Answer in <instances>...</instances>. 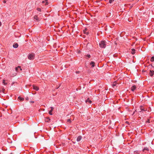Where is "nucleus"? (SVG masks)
<instances>
[{
  "label": "nucleus",
  "instance_id": "f257e3e1",
  "mask_svg": "<svg viewBox=\"0 0 154 154\" xmlns=\"http://www.w3.org/2000/svg\"><path fill=\"white\" fill-rule=\"evenodd\" d=\"M106 42L105 41H103L99 43L100 47L101 48H105L106 47Z\"/></svg>",
  "mask_w": 154,
  "mask_h": 154
},
{
  "label": "nucleus",
  "instance_id": "f03ea898",
  "mask_svg": "<svg viewBox=\"0 0 154 154\" xmlns=\"http://www.w3.org/2000/svg\"><path fill=\"white\" fill-rule=\"evenodd\" d=\"M35 57V54L33 53L29 54L28 55V58L29 60H32L34 59Z\"/></svg>",
  "mask_w": 154,
  "mask_h": 154
},
{
  "label": "nucleus",
  "instance_id": "7ed1b4c3",
  "mask_svg": "<svg viewBox=\"0 0 154 154\" xmlns=\"http://www.w3.org/2000/svg\"><path fill=\"white\" fill-rule=\"evenodd\" d=\"M22 69L20 66H18L15 68V70L17 72H19L20 71L22 70Z\"/></svg>",
  "mask_w": 154,
  "mask_h": 154
},
{
  "label": "nucleus",
  "instance_id": "20e7f679",
  "mask_svg": "<svg viewBox=\"0 0 154 154\" xmlns=\"http://www.w3.org/2000/svg\"><path fill=\"white\" fill-rule=\"evenodd\" d=\"M32 87L33 89L37 91L39 89V88L38 86H36L34 85H33Z\"/></svg>",
  "mask_w": 154,
  "mask_h": 154
},
{
  "label": "nucleus",
  "instance_id": "39448f33",
  "mask_svg": "<svg viewBox=\"0 0 154 154\" xmlns=\"http://www.w3.org/2000/svg\"><path fill=\"white\" fill-rule=\"evenodd\" d=\"M149 74L151 76H152L154 74V71L150 70L149 71Z\"/></svg>",
  "mask_w": 154,
  "mask_h": 154
},
{
  "label": "nucleus",
  "instance_id": "423d86ee",
  "mask_svg": "<svg viewBox=\"0 0 154 154\" xmlns=\"http://www.w3.org/2000/svg\"><path fill=\"white\" fill-rule=\"evenodd\" d=\"M34 19L35 20L37 21H38L40 20L39 17H38V16L37 15H35L34 16Z\"/></svg>",
  "mask_w": 154,
  "mask_h": 154
},
{
  "label": "nucleus",
  "instance_id": "0eeeda50",
  "mask_svg": "<svg viewBox=\"0 0 154 154\" xmlns=\"http://www.w3.org/2000/svg\"><path fill=\"white\" fill-rule=\"evenodd\" d=\"M13 47L14 48H17L18 46V45L17 43H14L13 45Z\"/></svg>",
  "mask_w": 154,
  "mask_h": 154
},
{
  "label": "nucleus",
  "instance_id": "6e6552de",
  "mask_svg": "<svg viewBox=\"0 0 154 154\" xmlns=\"http://www.w3.org/2000/svg\"><path fill=\"white\" fill-rule=\"evenodd\" d=\"M51 110L49 111V113L50 115H52V112L54 108L53 107H51Z\"/></svg>",
  "mask_w": 154,
  "mask_h": 154
},
{
  "label": "nucleus",
  "instance_id": "1a4fd4ad",
  "mask_svg": "<svg viewBox=\"0 0 154 154\" xmlns=\"http://www.w3.org/2000/svg\"><path fill=\"white\" fill-rule=\"evenodd\" d=\"M136 87L135 85H133L131 88V90L134 91L136 89Z\"/></svg>",
  "mask_w": 154,
  "mask_h": 154
},
{
  "label": "nucleus",
  "instance_id": "9d476101",
  "mask_svg": "<svg viewBox=\"0 0 154 154\" xmlns=\"http://www.w3.org/2000/svg\"><path fill=\"white\" fill-rule=\"evenodd\" d=\"M82 137L81 136H79L77 139V141L78 142L79 141L82 139Z\"/></svg>",
  "mask_w": 154,
  "mask_h": 154
},
{
  "label": "nucleus",
  "instance_id": "9b49d317",
  "mask_svg": "<svg viewBox=\"0 0 154 154\" xmlns=\"http://www.w3.org/2000/svg\"><path fill=\"white\" fill-rule=\"evenodd\" d=\"M90 65H91L92 67H93L95 66V63L94 61H91L90 63Z\"/></svg>",
  "mask_w": 154,
  "mask_h": 154
},
{
  "label": "nucleus",
  "instance_id": "f8f14e48",
  "mask_svg": "<svg viewBox=\"0 0 154 154\" xmlns=\"http://www.w3.org/2000/svg\"><path fill=\"white\" fill-rule=\"evenodd\" d=\"M85 102L87 103L88 102L90 103H92V101L89 100V98H88L86 100H85Z\"/></svg>",
  "mask_w": 154,
  "mask_h": 154
},
{
  "label": "nucleus",
  "instance_id": "ddd939ff",
  "mask_svg": "<svg viewBox=\"0 0 154 154\" xmlns=\"http://www.w3.org/2000/svg\"><path fill=\"white\" fill-rule=\"evenodd\" d=\"M50 120V119L49 117H46L45 119V122H48Z\"/></svg>",
  "mask_w": 154,
  "mask_h": 154
},
{
  "label": "nucleus",
  "instance_id": "4468645a",
  "mask_svg": "<svg viewBox=\"0 0 154 154\" xmlns=\"http://www.w3.org/2000/svg\"><path fill=\"white\" fill-rule=\"evenodd\" d=\"M131 53L132 54H134L135 53V50L134 49L132 48L131 49Z\"/></svg>",
  "mask_w": 154,
  "mask_h": 154
},
{
  "label": "nucleus",
  "instance_id": "2eb2a0df",
  "mask_svg": "<svg viewBox=\"0 0 154 154\" xmlns=\"http://www.w3.org/2000/svg\"><path fill=\"white\" fill-rule=\"evenodd\" d=\"M18 99L19 100L21 101H23L24 100V98L23 97H21L20 96H19L18 97Z\"/></svg>",
  "mask_w": 154,
  "mask_h": 154
},
{
  "label": "nucleus",
  "instance_id": "dca6fc26",
  "mask_svg": "<svg viewBox=\"0 0 154 154\" xmlns=\"http://www.w3.org/2000/svg\"><path fill=\"white\" fill-rule=\"evenodd\" d=\"M47 0H45V1H42V3H45V2H46L45 4V5H48V3L47 2Z\"/></svg>",
  "mask_w": 154,
  "mask_h": 154
},
{
  "label": "nucleus",
  "instance_id": "f3484780",
  "mask_svg": "<svg viewBox=\"0 0 154 154\" xmlns=\"http://www.w3.org/2000/svg\"><path fill=\"white\" fill-rule=\"evenodd\" d=\"M117 84L116 81L114 82L113 83V84L112 85L113 87H114L116 86V85Z\"/></svg>",
  "mask_w": 154,
  "mask_h": 154
},
{
  "label": "nucleus",
  "instance_id": "a211bd4d",
  "mask_svg": "<svg viewBox=\"0 0 154 154\" xmlns=\"http://www.w3.org/2000/svg\"><path fill=\"white\" fill-rule=\"evenodd\" d=\"M140 108L141 111H145V110L143 108V107L142 106H140Z\"/></svg>",
  "mask_w": 154,
  "mask_h": 154
},
{
  "label": "nucleus",
  "instance_id": "6ab92c4d",
  "mask_svg": "<svg viewBox=\"0 0 154 154\" xmlns=\"http://www.w3.org/2000/svg\"><path fill=\"white\" fill-rule=\"evenodd\" d=\"M145 150L149 151V149L147 147H145L143 149V152H144Z\"/></svg>",
  "mask_w": 154,
  "mask_h": 154
},
{
  "label": "nucleus",
  "instance_id": "aec40b11",
  "mask_svg": "<svg viewBox=\"0 0 154 154\" xmlns=\"http://www.w3.org/2000/svg\"><path fill=\"white\" fill-rule=\"evenodd\" d=\"M3 83L5 85H6L7 84V83L5 82V80H3Z\"/></svg>",
  "mask_w": 154,
  "mask_h": 154
},
{
  "label": "nucleus",
  "instance_id": "412c9836",
  "mask_svg": "<svg viewBox=\"0 0 154 154\" xmlns=\"http://www.w3.org/2000/svg\"><path fill=\"white\" fill-rule=\"evenodd\" d=\"M150 61L152 62L154 61V56H152L151 57Z\"/></svg>",
  "mask_w": 154,
  "mask_h": 154
},
{
  "label": "nucleus",
  "instance_id": "4be33fe9",
  "mask_svg": "<svg viewBox=\"0 0 154 154\" xmlns=\"http://www.w3.org/2000/svg\"><path fill=\"white\" fill-rule=\"evenodd\" d=\"M67 122H69V123H71V120L70 119H68L67 120Z\"/></svg>",
  "mask_w": 154,
  "mask_h": 154
},
{
  "label": "nucleus",
  "instance_id": "5701e85b",
  "mask_svg": "<svg viewBox=\"0 0 154 154\" xmlns=\"http://www.w3.org/2000/svg\"><path fill=\"white\" fill-rule=\"evenodd\" d=\"M37 10L41 12V9L40 8H37Z\"/></svg>",
  "mask_w": 154,
  "mask_h": 154
},
{
  "label": "nucleus",
  "instance_id": "b1692460",
  "mask_svg": "<svg viewBox=\"0 0 154 154\" xmlns=\"http://www.w3.org/2000/svg\"><path fill=\"white\" fill-rule=\"evenodd\" d=\"M114 1V0H109V2L110 3H112Z\"/></svg>",
  "mask_w": 154,
  "mask_h": 154
},
{
  "label": "nucleus",
  "instance_id": "393cba45",
  "mask_svg": "<svg viewBox=\"0 0 154 154\" xmlns=\"http://www.w3.org/2000/svg\"><path fill=\"white\" fill-rule=\"evenodd\" d=\"M146 122L147 123H150V119H148L146 121Z\"/></svg>",
  "mask_w": 154,
  "mask_h": 154
},
{
  "label": "nucleus",
  "instance_id": "a878e982",
  "mask_svg": "<svg viewBox=\"0 0 154 154\" xmlns=\"http://www.w3.org/2000/svg\"><path fill=\"white\" fill-rule=\"evenodd\" d=\"M2 91H3V92L4 93H5V89H2Z\"/></svg>",
  "mask_w": 154,
  "mask_h": 154
},
{
  "label": "nucleus",
  "instance_id": "bb28decb",
  "mask_svg": "<svg viewBox=\"0 0 154 154\" xmlns=\"http://www.w3.org/2000/svg\"><path fill=\"white\" fill-rule=\"evenodd\" d=\"M25 99L26 100H29V98L28 97H26L25 98Z\"/></svg>",
  "mask_w": 154,
  "mask_h": 154
},
{
  "label": "nucleus",
  "instance_id": "cd10ccee",
  "mask_svg": "<svg viewBox=\"0 0 154 154\" xmlns=\"http://www.w3.org/2000/svg\"><path fill=\"white\" fill-rule=\"evenodd\" d=\"M87 57H88V58H90L91 57V56L90 55L88 54L87 55Z\"/></svg>",
  "mask_w": 154,
  "mask_h": 154
},
{
  "label": "nucleus",
  "instance_id": "c85d7f7f",
  "mask_svg": "<svg viewBox=\"0 0 154 154\" xmlns=\"http://www.w3.org/2000/svg\"><path fill=\"white\" fill-rule=\"evenodd\" d=\"M83 32H84L85 34H86V33L87 34H88V33H87V32H86V31H85L84 30Z\"/></svg>",
  "mask_w": 154,
  "mask_h": 154
},
{
  "label": "nucleus",
  "instance_id": "c756f323",
  "mask_svg": "<svg viewBox=\"0 0 154 154\" xmlns=\"http://www.w3.org/2000/svg\"><path fill=\"white\" fill-rule=\"evenodd\" d=\"M79 73V71H76V73L78 74V73Z\"/></svg>",
  "mask_w": 154,
  "mask_h": 154
},
{
  "label": "nucleus",
  "instance_id": "7c9ffc66",
  "mask_svg": "<svg viewBox=\"0 0 154 154\" xmlns=\"http://www.w3.org/2000/svg\"><path fill=\"white\" fill-rule=\"evenodd\" d=\"M30 102L31 103H34V101H30Z\"/></svg>",
  "mask_w": 154,
  "mask_h": 154
},
{
  "label": "nucleus",
  "instance_id": "2f4dec72",
  "mask_svg": "<svg viewBox=\"0 0 154 154\" xmlns=\"http://www.w3.org/2000/svg\"><path fill=\"white\" fill-rule=\"evenodd\" d=\"M87 30V29H85L84 30H85V31H86Z\"/></svg>",
  "mask_w": 154,
  "mask_h": 154
},
{
  "label": "nucleus",
  "instance_id": "473e14b6",
  "mask_svg": "<svg viewBox=\"0 0 154 154\" xmlns=\"http://www.w3.org/2000/svg\"><path fill=\"white\" fill-rule=\"evenodd\" d=\"M1 25V23L0 22V26Z\"/></svg>",
  "mask_w": 154,
  "mask_h": 154
}]
</instances>
